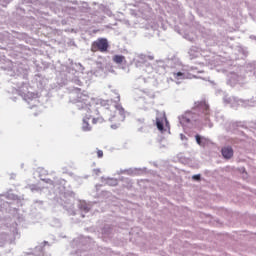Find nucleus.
Listing matches in <instances>:
<instances>
[{
    "label": "nucleus",
    "mask_w": 256,
    "mask_h": 256,
    "mask_svg": "<svg viewBox=\"0 0 256 256\" xmlns=\"http://www.w3.org/2000/svg\"><path fill=\"white\" fill-rule=\"evenodd\" d=\"M91 52L97 53V51H100V53H107L109 51V41L107 38H98L91 44Z\"/></svg>",
    "instance_id": "f257e3e1"
},
{
    "label": "nucleus",
    "mask_w": 256,
    "mask_h": 256,
    "mask_svg": "<svg viewBox=\"0 0 256 256\" xmlns=\"http://www.w3.org/2000/svg\"><path fill=\"white\" fill-rule=\"evenodd\" d=\"M167 121V118L162 117V118H156V127L158 131H163V122Z\"/></svg>",
    "instance_id": "0eeeda50"
},
{
    "label": "nucleus",
    "mask_w": 256,
    "mask_h": 256,
    "mask_svg": "<svg viewBox=\"0 0 256 256\" xmlns=\"http://www.w3.org/2000/svg\"><path fill=\"white\" fill-rule=\"evenodd\" d=\"M192 121H197V114L187 111L180 117V123L182 125H187V123H192Z\"/></svg>",
    "instance_id": "f03ea898"
},
{
    "label": "nucleus",
    "mask_w": 256,
    "mask_h": 256,
    "mask_svg": "<svg viewBox=\"0 0 256 256\" xmlns=\"http://www.w3.org/2000/svg\"><path fill=\"white\" fill-rule=\"evenodd\" d=\"M82 129L83 131H91V126L87 120H83Z\"/></svg>",
    "instance_id": "9d476101"
},
{
    "label": "nucleus",
    "mask_w": 256,
    "mask_h": 256,
    "mask_svg": "<svg viewBox=\"0 0 256 256\" xmlns=\"http://www.w3.org/2000/svg\"><path fill=\"white\" fill-rule=\"evenodd\" d=\"M89 99V96L79 93L77 98V103H84V105L87 103V100Z\"/></svg>",
    "instance_id": "6e6552de"
},
{
    "label": "nucleus",
    "mask_w": 256,
    "mask_h": 256,
    "mask_svg": "<svg viewBox=\"0 0 256 256\" xmlns=\"http://www.w3.org/2000/svg\"><path fill=\"white\" fill-rule=\"evenodd\" d=\"M222 155L224 159H231V157H233V148L231 147L222 148Z\"/></svg>",
    "instance_id": "20e7f679"
},
{
    "label": "nucleus",
    "mask_w": 256,
    "mask_h": 256,
    "mask_svg": "<svg viewBox=\"0 0 256 256\" xmlns=\"http://www.w3.org/2000/svg\"><path fill=\"white\" fill-rule=\"evenodd\" d=\"M97 157L101 159L103 157V150H97Z\"/></svg>",
    "instance_id": "f8f14e48"
},
{
    "label": "nucleus",
    "mask_w": 256,
    "mask_h": 256,
    "mask_svg": "<svg viewBox=\"0 0 256 256\" xmlns=\"http://www.w3.org/2000/svg\"><path fill=\"white\" fill-rule=\"evenodd\" d=\"M194 181H201V175L197 174L192 177Z\"/></svg>",
    "instance_id": "ddd939ff"
},
{
    "label": "nucleus",
    "mask_w": 256,
    "mask_h": 256,
    "mask_svg": "<svg viewBox=\"0 0 256 256\" xmlns=\"http://www.w3.org/2000/svg\"><path fill=\"white\" fill-rule=\"evenodd\" d=\"M112 61L116 63L117 65H121L122 63H125V56L123 55H114L112 58Z\"/></svg>",
    "instance_id": "423d86ee"
},
{
    "label": "nucleus",
    "mask_w": 256,
    "mask_h": 256,
    "mask_svg": "<svg viewBox=\"0 0 256 256\" xmlns=\"http://www.w3.org/2000/svg\"><path fill=\"white\" fill-rule=\"evenodd\" d=\"M115 117L118 121H125V109L121 105H116Z\"/></svg>",
    "instance_id": "7ed1b4c3"
},
{
    "label": "nucleus",
    "mask_w": 256,
    "mask_h": 256,
    "mask_svg": "<svg viewBox=\"0 0 256 256\" xmlns=\"http://www.w3.org/2000/svg\"><path fill=\"white\" fill-rule=\"evenodd\" d=\"M196 107L204 111L205 115H209V105L207 104V102L205 101L199 102Z\"/></svg>",
    "instance_id": "39448f33"
},
{
    "label": "nucleus",
    "mask_w": 256,
    "mask_h": 256,
    "mask_svg": "<svg viewBox=\"0 0 256 256\" xmlns=\"http://www.w3.org/2000/svg\"><path fill=\"white\" fill-rule=\"evenodd\" d=\"M98 122H99V118H93L92 119L93 125H97Z\"/></svg>",
    "instance_id": "4468645a"
},
{
    "label": "nucleus",
    "mask_w": 256,
    "mask_h": 256,
    "mask_svg": "<svg viewBox=\"0 0 256 256\" xmlns=\"http://www.w3.org/2000/svg\"><path fill=\"white\" fill-rule=\"evenodd\" d=\"M94 33H97V30H94Z\"/></svg>",
    "instance_id": "2eb2a0df"
},
{
    "label": "nucleus",
    "mask_w": 256,
    "mask_h": 256,
    "mask_svg": "<svg viewBox=\"0 0 256 256\" xmlns=\"http://www.w3.org/2000/svg\"><path fill=\"white\" fill-rule=\"evenodd\" d=\"M173 77L174 79H185V74L183 72H174Z\"/></svg>",
    "instance_id": "9b49d317"
},
{
    "label": "nucleus",
    "mask_w": 256,
    "mask_h": 256,
    "mask_svg": "<svg viewBox=\"0 0 256 256\" xmlns=\"http://www.w3.org/2000/svg\"><path fill=\"white\" fill-rule=\"evenodd\" d=\"M196 142L201 146V147H205V145L207 144V139L206 138H201L200 135H196L195 136Z\"/></svg>",
    "instance_id": "1a4fd4ad"
}]
</instances>
